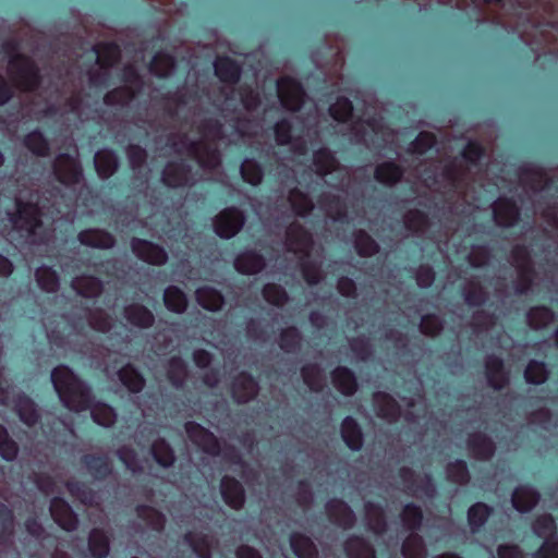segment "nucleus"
<instances>
[{"label": "nucleus", "mask_w": 558, "mask_h": 558, "mask_svg": "<svg viewBox=\"0 0 558 558\" xmlns=\"http://www.w3.org/2000/svg\"><path fill=\"white\" fill-rule=\"evenodd\" d=\"M22 145L33 156L46 158L50 155L51 145L40 129H34L24 135Z\"/></svg>", "instance_id": "obj_38"}, {"label": "nucleus", "mask_w": 558, "mask_h": 558, "mask_svg": "<svg viewBox=\"0 0 558 558\" xmlns=\"http://www.w3.org/2000/svg\"><path fill=\"white\" fill-rule=\"evenodd\" d=\"M65 487L71 497L78 500L81 504L85 506L98 505V494L87 484L80 481L70 480L65 483Z\"/></svg>", "instance_id": "obj_50"}, {"label": "nucleus", "mask_w": 558, "mask_h": 558, "mask_svg": "<svg viewBox=\"0 0 558 558\" xmlns=\"http://www.w3.org/2000/svg\"><path fill=\"white\" fill-rule=\"evenodd\" d=\"M7 217L12 229L25 240L33 238L36 230L41 226L39 207L20 198L15 199V209L7 211Z\"/></svg>", "instance_id": "obj_6"}, {"label": "nucleus", "mask_w": 558, "mask_h": 558, "mask_svg": "<svg viewBox=\"0 0 558 558\" xmlns=\"http://www.w3.org/2000/svg\"><path fill=\"white\" fill-rule=\"evenodd\" d=\"M196 301L203 308L217 312L221 310L225 304L223 295L215 288L201 287L195 292Z\"/></svg>", "instance_id": "obj_54"}, {"label": "nucleus", "mask_w": 558, "mask_h": 558, "mask_svg": "<svg viewBox=\"0 0 558 558\" xmlns=\"http://www.w3.org/2000/svg\"><path fill=\"white\" fill-rule=\"evenodd\" d=\"M136 514L138 519H141L147 529L161 533L166 525V515L160 512L159 510L146 506V505H138L136 507Z\"/></svg>", "instance_id": "obj_56"}, {"label": "nucleus", "mask_w": 558, "mask_h": 558, "mask_svg": "<svg viewBox=\"0 0 558 558\" xmlns=\"http://www.w3.org/2000/svg\"><path fill=\"white\" fill-rule=\"evenodd\" d=\"M326 513L329 520L344 529H351L356 522V515L352 508L342 499L330 498L325 505Z\"/></svg>", "instance_id": "obj_24"}, {"label": "nucleus", "mask_w": 558, "mask_h": 558, "mask_svg": "<svg viewBox=\"0 0 558 558\" xmlns=\"http://www.w3.org/2000/svg\"><path fill=\"white\" fill-rule=\"evenodd\" d=\"M461 295L470 307H481L489 300V292L475 277L469 278L462 283Z\"/></svg>", "instance_id": "obj_30"}, {"label": "nucleus", "mask_w": 558, "mask_h": 558, "mask_svg": "<svg viewBox=\"0 0 558 558\" xmlns=\"http://www.w3.org/2000/svg\"><path fill=\"white\" fill-rule=\"evenodd\" d=\"M15 518L13 511L5 505H0V546L13 543Z\"/></svg>", "instance_id": "obj_60"}, {"label": "nucleus", "mask_w": 558, "mask_h": 558, "mask_svg": "<svg viewBox=\"0 0 558 558\" xmlns=\"http://www.w3.org/2000/svg\"><path fill=\"white\" fill-rule=\"evenodd\" d=\"M71 286L78 295L86 299H96L100 296L104 291L102 281L90 275L75 277Z\"/></svg>", "instance_id": "obj_42"}, {"label": "nucleus", "mask_w": 558, "mask_h": 558, "mask_svg": "<svg viewBox=\"0 0 558 558\" xmlns=\"http://www.w3.org/2000/svg\"><path fill=\"white\" fill-rule=\"evenodd\" d=\"M466 449L472 458L478 461L490 460L496 452L494 440L482 432H473L468 435Z\"/></svg>", "instance_id": "obj_23"}, {"label": "nucleus", "mask_w": 558, "mask_h": 558, "mask_svg": "<svg viewBox=\"0 0 558 558\" xmlns=\"http://www.w3.org/2000/svg\"><path fill=\"white\" fill-rule=\"evenodd\" d=\"M403 558H426L427 551L424 539L417 533H410L401 546Z\"/></svg>", "instance_id": "obj_64"}, {"label": "nucleus", "mask_w": 558, "mask_h": 558, "mask_svg": "<svg viewBox=\"0 0 558 558\" xmlns=\"http://www.w3.org/2000/svg\"><path fill=\"white\" fill-rule=\"evenodd\" d=\"M88 551L93 558H106L110 551V542L100 529H93L88 535Z\"/></svg>", "instance_id": "obj_62"}, {"label": "nucleus", "mask_w": 558, "mask_h": 558, "mask_svg": "<svg viewBox=\"0 0 558 558\" xmlns=\"http://www.w3.org/2000/svg\"><path fill=\"white\" fill-rule=\"evenodd\" d=\"M215 75L220 82L229 85L236 84L242 75L241 65L230 57H219L214 62Z\"/></svg>", "instance_id": "obj_34"}, {"label": "nucleus", "mask_w": 558, "mask_h": 558, "mask_svg": "<svg viewBox=\"0 0 558 558\" xmlns=\"http://www.w3.org/2000/svg\"><path fill=\"white\" fill-rule=\"evenodd\" d=\"M303 337L295 326L282 328L278 337L279 348L288 354H295L301 350Z\"/></svg>", "instance_id": "obj_55"}, {"label": "nucleus", "mask_w": 558, "mask_h": 558, "mask_svg": "<svg viewBox=\"0 0 558 558\" xmlns=\"http://www.w3.org/2000/svg\"><path fill=\"white\" fill-rule=\"evenodd\" d=\"M333 387L344 397H352L359 389L354 372L347 366H337L330 373Z\"/></svg>", "instance_id": "obj_31"}, {"label": "nucleus", "mask_w": 558, "mask_h": 558, "mask_svg": "<svg viewBox=\"0 0 558 558\" xmlns=\"http://www.w3.org/2000/svg\"><path fill=\"white\" fill-rule=\"evenodd\" d=\"M8 74L15 86L25 93H34L41 85V73L36 62L28 56L10 62Z\"/></svg>", "instance_id": "obj_7"}, {"label": "nucleus", "mask_w": 558, "mask_h": 558, "mask_svg": "<svg viewBox=\"0 0 558 558\" xmlns=\"http://www.w3.org/2000/svg\"><path fill=\"white\" fill-rule=\"evenodd\" d=\"M14 410L20 421L28 427L35 426L40 420L37 404L26 395L16 398Z\"/></svg>", "instance_id": "obj_43"}, {"label": "nucleus", "mask_w": 558, "mask_h": 558, "mask_svg": "<svg viewBox=\"0 0 558 558\" xmlns=\"http://www.w3.org/2000/svg\"><path fill=\"white\" fill-rule=\"evenodd\" d=\"M317 204L327 217L335 222H347L349 219L345 199L332 192H324L318 196Z\"/></svg>", "instance_id": "obj_22"}, {"label": "nucleus", "mask_w": 558, "mask_h": 558, "mask_svg": "<svg viewBox=\"0 0 558 558\" xmlns=\"http://www.w3.org/2000/svg\"><path fill=\"white\" fill-rule=\"evenodd\" d=\"M51 170L54 179L64 187L72 190L71 195L60 194V189L56 187L50 192L51 207L57 208L61 205L66 207L76 203L77 196L74 190L84 181V172L81 161L68 153H60L52 161Z\"/></svg>", "instance_id": "obj_3"}, {"label": "nucleus", "mask_w": 558, "mask_h": 558, "mask_svg": "<svg viewBox=\"0 0 558 558\" xmlns=\"http://www.w3.org/2000/svg\"><path fill=\"white\" fill-rule=\"evenodd\" d=\"M493 513V508L485 502H475L468 510V523L473 533L485 525Z\"/></svg>", "instance_id": "obj_63"}, {"label": "nucleus", "mask_w": 558, "mask_h": 558, "mask_svg": "<svg viewBox=\"0 0 558 558\" xmlns=\"http://www.w3.org/2000/svg\"><path fill=\"white\" fill-rule=\"evenodd\" d=\"M35 280L40 290L47 293H54L60 288V278L58 272L52 267L46 265L36 269Z\"/></svg>", "instance_id": "obj_61"}, {"label": "nucleus", "mask_w": 558, "mask_h": 558, "mask_svg": "<svg viewBox=\"0 0 558 558\" xmlns=\"http://www.w3.org/2000/svg\"><path fill=\"white\" fill-rule=\"evenodd\" d=\"M404 175V170L393 160L378 163L374 170V179L381 185L392 187L398 184Z\"/></svg>", "instance_id": "obj_36"}, {"label": "nucleus", "mask_w": 558, "mask_h": 558, "mask_svg": "<svg viewBox=\"0 0 558 558\" xmlns=\"http://www.w3.org/2000/svg\"><path fill=\"white\" fill-rule=\"evenodd\" d=\"M94 165L98 177L106 180L117 172L120 161L113 149L102 148L96 151L94 156Z\"/></svg>", "instance_id": "obj_32"}, {"label": "nucleus", "mask_w": 558, "mask_h": 558, "mask_svg": "<svg viewBox=\"0 0 558 558\" xmlns=\"http://www.w3.org/2000/svg\"><path fill=\"white\" fill-rule=\"evenodd\" d=\"M484 366L487 385L494 390H501L509 384V375L505 369V363L501 357L495 354H487Z\"/></svg>", "instance_id": "obj_25"}, {"label": "nucleus", "mask_w": 558, "mask_h": 558, "mask_svg": "<svg viewBox=\"0 0 558 558\" xmlns=\"http://www.w3.org/2000/svg\"><path fill=\"white\" fill-rule=\"evenodd\" d=\"M556 318L555 312L546 305H535L526 312V324L531 329L547 328Z\"/></svg>", "instance_id": "obj_46"}, {"label": "nucleus", "mask_w": 558, "mask_h": 558, "mask_svg": "<svg viewBox=\"0 0 558 558\" xmlns=\"http://www.w3.org/2000/svg\"><path fill=\"white\" fill-rule=\"evenodd\" d=\"M201 180L197 171L184 159L168 161L162 171L160 181L169 189H184L195 185Z\"/></svg>", "instance_id": "obj_10"}, {"label": "nucleus", "mask_w": 558, "mask_h": 558, "mask_svg": "<svg viewBox=\"0 0 558 558\" xmlns=\"http://www.w3.org/2000/svg\"><path fill=\"white\" fill-rule=\"evenodd\" d=\"M50 380L60 401L69 410L80 412L89 409L93 421L104 427L116 423L114 409L106 403H95L90 386L68 365L56 366L51 371Z\"/></svg>", "instance_id": "obj_1"}, {"label": "nucleus", "mask_w": 558, "mask_h": 558, "mask_svg": "<svg viewBox=\"0 0 558 558\" xmlns=\"http://www.w3.org/2000/svg\"><path fill=\"white\" fill-rule=\"evenodd\" d=\"M82 462L96 481H105L112 474V465L106 454L86 453L82 457Z\"/></svg>", "instance_id": "obj_37"}, {"label": "nucleus", "mask_w": 558, "mask_h": 558, "mask_svg": "<svg viewBox=\"0 0 558 558\" xmlns=\"http://www.w3.org/2000/svg\"><path fill=\"white\" fill-rule=\"evenodd\" d=\"M373 402L376 414L380 418L389 423H396L401 417L402 412L399 403L387 392L376 391L373 395Z\"/></svg>", "instance_id": "obj_28"}, {"label": "nucleus", "mask_w": 558, "mask_h": 558, "mask_svg": "<svg viewBox=\"0 0 558 558\" xmlns=\"http://www.w3.org/2000/svg\"><path fill=\"white\" fill-rule=\"evenodd\" d=\"M53 521L64 531L73 532L78 526V518L72 507L61 497H53L49 506Z\"/></svg>", "instance_id": "obj_21"}, {"label": "nucleus", "mask_w": 558, "mask_h": 558, "mask_svg": "<svg viewBox=\"0 0 558 558\" xmlns=\"http://www.w3.org/2000/svg\"><path fill=\"white\" fill-rule=\"evenodd\" d=\"M259 392V383L247 372H240L231 383L232 399L239 404L254 400Z\"/></svg>", "instance_id": "obj_20"}, {"label": "nucleus", "mask_w": 558, "mask_h": 558, "mask_svg": "<svg viewBox=\"0 0 558 558\" xmlns=\"http://www.w3.org/2000/svg\"><path fill=\"white\" fill-rule=\"evenodd\" d=\"M98 68H92L87 72L88 82L93 86H104L110 77V69L120 58V49L114 43H102L94 46Z\"/></svg>", "instance_id": "obj_8"}, {"label": "nucleus", "mask_w": 558, "mask_h": 558, "mask_svg": "<svg viewBox=\"0 0 558 558\" xmlns=\"http://www.w3.org/2000/svg\"><path fill=\"white\" fill-rule=\"evenodd\" d=\"M177 70V59L162 51L155 53L149 64V72L157 77H168Z\"/></svg>", "instance_id": "obj_51"}, {"label": "nucleus", "mask_w": 558, "mask_h": 558, "mask_svg": "<svg viewBox=\"0 0 558 558\" xmlns=\"http://www.w3.org/2000/svg\"><path fill=\"white\" fill-rule=\"evenodd\" d=\"M121 81L124 83L122 86H118L105 94L102 101L107 107L117 109L129 108L144 88L143 77L133 64L123 65Z\"/></svg>", "instance_id": "obj_4"}, {"label": "nucleus", "mask_w": 558, "mask_h": 558, "mask_svg": "<svg viewBox=\"0 0 558 558\" xmlns=\"http://www.w3.org/2000/svg\"><path fill=\"white\" fill-rule=\"evenodd\" d=\"M312 166L314 172L323 179L328 174L336 173L338 181L336 183H327L338 190H343L349 182L348 170L340 166L336 154L327 147L314 150Z\"/></svg>", "instance_id": "obj_9"}, {"label": "nucleus", "mask_w": 558, "mask_h": 558, "mask_svg": "<svg viewBox=\"0 0 558 558\" xmlns=\"http://www.w3.org/2000/svg\"><path fill=\"white\" fill-rule=\"evenodd\" d=\"M184 430L189 440L194 444L202 452L210 457H219L221 445L216 435L195 421H187L184 424Z\"/></svg>", "instance_id": "obj_11"}, {"label": "nucleus", "mask_w": 558, "mask_h": 558, "mask_svg": "<svg viewBox=\"0 0 558 558\" xmlns=\"http://www.w3.org/2000/svg\"><path fill=\"white\" fill-rule=\"evenodd\" d=\"M183 542L191 548L195 558H211V541L207 534L187 531Z\"/></svg>", "instance_id": "obj_45"}, {"label": "nucleus", "mask_w": 558, "mask_h": 558, "mask_svg": "<svg viewBox=\"0 0 558 558\" xmlns=\"http://www.w3.org/2000/svg\"><path fill=\"white\" fill-rule=\"evenodd\" d=\"M233 265L239 274L257 275L265 269L266 259L255 250H244L235 256Z\"/></svg>", "instance_id": "obj_27"}, {"label": "nucleus", "mask_w": 558, "mask_h": 558, "mask_svg": "<svg viewBox=\"0 0 558 558\" xmlns=\"http://www.w3.org/2000/svg\"><path fill=\"white\" fill-rule=\"evenodd\" d=\"M301 377L307 388L315 393L323 391L325 387L324 369L317 363H306L301 367Z\"/></svg>", "instance_id": "obj_47"}, {"label": "nucleus", "mask_w": 558, "mask_h": 558, "mask_svg": "<svg viewBox=\"0 0 558 558\" xmlns=\"http://www.w3.org/2000/svg\"><path fill=\"white\" fill-rule=\"evenodd\" d=\"M344 553L348 558H376V553L371 543L356 535L347 538Z\"/></svg>", "instance_id": "obj_48"}, {"label": "nucleus", "mask_w": 558, "mask_h": 558, "mask_svg": "<svg viewBox=\"0 0 558 558\" xmlns=\"http://www.w3.org/2000/svg\"><path fill=\"white\" fill-rule=\"evenodd\" d=\"M220 493L227 506L240 510L245 504V490L234 477L225 475L220 481Z\"/></svg>", "instance_id": "obj_26"}, {"label": "nucleus", "mask_w": 558, "mask_h": 558, "mask_svg": "<svg viewBox=\"0 0 558 558\" xmlns=\"http://www.w3.org/2000/svg\"><path fill=\"white\" fill-rule=\"evenodd\" d=\"M167 378L175 389H182L187 380V365L180 356H172L167 363Z\"/></svg>", "instance_id": "obj_53"}, {"label": "nucleus", "mask_w": 558, "mask_h": 558, "mask_svg": "<svg viewBox=\"0 0 558 558\" xmlns=\"http://www.w3.org/2000/svg\"><path fill=\"white\" fill-rule=\"evenodd\" d=\"M353 246L356 254L361 257H372L376 255L380 246L365 230H355L352 234Z\"/></svg>", "instance_id": "obj_57"}, {"label": "nucleus", "mask_w": 558, "mask_h": 558, "mask_svg": "<svg viewBox=\"0 0 558 558\" xmlns=\"http://www.w3.org/2000/svg\"><path fill=\"white\" fill-rule=\"evenodd\" d=\"M378 129L379 121L376 118H371L366 121H355L349 126V141L353 144L364 145L368 149H378L381 146L375 144L374 140Z\"/></svg>", "instance_id": "obj_18"}, {"label": "nucleus", "mask_w": 558, "mask_h": 558, "mask_svg": "<svg viewBox=\"0 0 558 558\" xmlns=\"http://www.w3.org/2000/svg\"><path fill=\"white\" fill-rule=\"evenodd\" d=\"M541 495L532 486H518L512 495L511 502L513 508L520 513L530 512L539 501Z\"/></svg>", "instance_id": "obj_35"}, {"label": "nucleus", "mask_w": 558, "mask_h": 558, "mask_svg": "<svg viewBox=\"0 0 558 558\" xmlns=\"http://www.w3.org/2000/svg\"><path fill=\"white\" fill-rule=\"evenodd\" d=\"M117 375L120 383L132 393L141 392L145 386L143 375L131 364L122 366Z\"/></svg>", "instance_id": "obj_58"}, {"label": "nucleus", "mask_w": 558, "mask_h": 558, "mask_svg": "<svg viewBox=\"0 0 558 558\" xmlns=\"http://www.w3.org/2000/svg\"><path fill=\"white\" fill-rule=\"evenodd\" d=\"M518 180L533 209L546 225L558 231V186L556 180L548 175L539 165L527 162L518 169Z\"/></svg>", "instance_id": "obj_2"}, {"label": "nucleus", "mask_w": 558, "mask_h": 558, "mask_svg": "<svg viewBox=\"0 0 558 558\" xmlns=\"http://www.w3.org/2000/svg\"><path fill=\"white\" fill-rule=\"evenodd\" d=\"M428 215L420 209H409L403 215L404 229L414 236L424 238L429 229Z\"/></svg>", "instance_id": "obj_40"}, {"label": "nucleus", "mask_w": 558, "mask_h": 558, "mask_svg": "<svg viewBox=\"0 0 558 558\" xmlns=\"http://www.w3.org/2000/svg\"><path fill=\"white\" fill-rule=\"evenodd\" d=\"M184 430L189 440L194 444L202 452L210 457H219L221 445L216 435L195 421H187L184 424Z\"/></svg>", "instance_id": "obj_12"}, {"label": "nucleus", "mask_w": 558, "mask_h": 558, "mask_svg": "<svg viewBox=\"0 0 558 558\" xmlns=\"http://www.w3.org/2000/svg\"><path fill=\"white\" fill-rule=\"evenodd\" d=\"M77 240L84 246L99 250L112 248L117 243L113 234L98 228H89L80 231L77 234Z\"/></svg>", "instance_id": "obj_29"}, {"label": "nucleus", "mask_w": 558, "mask_h": 558, "mask_svg": "<svg viewBox=\"0 0 558 558\" xmlns=\"http://www.w3.org/2000/svg\"><path fill=\"white\" fill-rule=\"evenodd\" d=\"M277 93L283 109L299 111L305 101L306 93L300 82L291 77H281L277 82Z\"/></svg>", "instance_id": "obj_14"}, {"label": "nucleus", "mask_w": 558, "mask_h": 558, "mask_svg": "<svg viewBox=\"0 0 558 558\" xmlns=\"http://www.w3.org/2000/svg\"><path fill=\"white\" fill-rule=\"evenodd\" d=\"M284 246L288 252L307 257L313 250L314 239L305 227L292 222L286 229Z\"/></svg>", "instance_id": "obj_16"}, {"label": "nucleus", "mask_w": 558, "mask_h": 558, "mask_svg": "<svg viewBox=\"0 0 558 558\" xmlns=\"http://www.w3.org/2000/svg\"><path fill=\"white\" fill-rule=\"evenodd\" d=\"M150 453L156 463L169 469L175 462V453L171 445L165 438H157L150 446Z\"/></svg>", "instance_id": "obj_49"}, {"label": "nucleus", "mask_w": 558, "mask_h": 558, "mask_svg": "<svg viewBox=\"0 0 558 558\" xmlns=\"http://www.w3.org/2000/svg\"><path fill=\"white\" fill-rule=\"evenodd\" d=\"M468 172L456 161H449L439 170H426L424 182L428 187L446 190L449 193H460L466 185Z\"/></svg>", "instance_id": "obj_5"}, {"label": "nucleus", "mask_w": 558, "mask_h": 558, "mask_svg": "<svg viewBox=\"0 0 558 558\" xmlns=\"http://www.w3.org/2000/svg\"><path fill=\"white\" fill-rule=\"evenodd\" d=\"M288 202L295 216L305 218L314 209V203L310 195L299 187H293L289 191Z\"/></svg>", "instance_id": "obj_52"}, {"label": "nucleus", "mask_w": 558, "mask_h": 558, "mask_svg": "<svg viewBox=\"0 0 558 558\" xmlns=\"http://www.w3.org/2000/svg\"><path fill=\"white\" fill-rule=\"evenodd\" d=\"M246 221L244 213L234 207H228L221 210L214 219V230L221 239H232L243 228Z\"/></svg>", "instance_id": "obj_13"}, {"label": "nucleus", "mask_w": 558, "mask_h": 558, "mask_svg": "<svg viewBox=\"0 0 558 558\" xmlns=\"http://www.w3.org/2000/svg\"><path fill=\"white\" fill-rule=\"evenodd\" d=\"M493 219L501 228L514 227L521 218V209L517 203L508 197L499 196L492 204Z\"/></svg>", "instance_id": "obj_19"}, {"label": "nucleus", "mask_w": 558, "mask_h": 558, "mask_svg": "<svg viewBox=\"0 0 558 558\" xmlns=\"http://www.w3.org/2000/svg\"><path fill=\"white\" fill-rule=\"evenodd\" d=\"M423 518L422 508L414 502L404 505L400 513L402 527L410 533H416L421 529Z\"/></svg>", "instance_id": "obj_59"}, {"label": "nucleus", "mask_w": 558, "mask_h": 558, "mask_svg": "<svg viewBox=\"0 0 558 558\" xmlns=\"http://www.w3.org/2000/svg\"><path fill=\"white\" fill-rule=\"evenodd\" d=\"M364 517L367 529L374 534L384 535L387 532L388 524L384 507L380 504L369 500L365 501Z\"/></svg>", "instance_id": "obj_33"}, {"label": "nucleus", "mask_w": 558, "mask_h": 558, "mask_svg": "<svg viewBox=\"0 0 558 558\" xmlns=\"http://www.w3.org/2000/svg\"><path fill=\"white\" fill-rule=\"evenodd\" d=\"M122 318L130 329L146 330L155 325L156 317L150 308L137 302L123 306Z\"/></svg>", "instance_id": "obj_17"}, {"label": "nucleus", "mask_w": 558, "mask_h": 558, "mask_svg": "<svg viewBox=\"0 0 558 558\" xmlns=\"http://www.w3.org/2000/svg\"><path fill=\"white\" fill-rule=\"evenodd\" d=\"M341 438L352 451H359L363 447L364 436L362 428L352 416H345L340 427Z\"/></svg>", "instance_id": "obj_41"}, {"label": "nucleus", "mask_w": 558, "mask_h": 558, "mask_svg": "<svg viewBox=\"0 0 558 558\" xmlns=\"http://www.w3.org/2000/svg\"><path fill=\"white\" fill-rule=\"evenodd\" d=\"M275 142L279 146L292 145L299 154L305 153V143L300 138H293L292 124L288 119H280L274 125Z\"/></svg>", "instance_id": "obj_39"}, {"label": "nucleus", "mask_w": 558, "mask_h": 558, "mask_svg": "<svg viewBox=\"0 0 558 558\" xmlns=\"http://www.w3.org/2000/svg\"><path fill=\"white\" fill-rule=\"evenodd\" d=\"M130 247L137 259L148 265L163 266L169 259L166 248L149 240L134 236L130 241Z\"/></svg>", "instance_id": "obj_15"}, {"label": "nucleus", "mask_w": 558, "mask_h": 558, "mask_svg": "<svg viewBox=\"0 0 558 558\" xmlns=\"http://www.w3.org/2000/svg\"><path fill=\"white\" fill-rule=\"evenodd\" d=\"M289 541L296 558H318L317 546L310 536L301 532H292Z\"/></svg>", "instance_id": "obj_44"}]
</instances>
